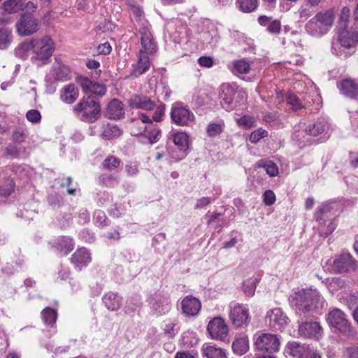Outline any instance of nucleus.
Returning <instances> with one entry per match:
<instances>
[{
    "label": "nucleus",
    "instance_id": "obj_41",
    "mask_svg": "<svg viewBox=\"0 0 358 358\" xmlns=\"http://www.w3.org/2000/svg\"><path fill=\"white\" fill-rule=\"evenodd\" d=\"M130 10L136 20L139 23V29L143 27V24H145L149 29L148 22L143 20V10L142 8L138 6H131Z\"/></svg>",
    "mask_w": 358,
    "mask_h": 358
},
{
    "label": "nucleus",
    "instance_id": "obj_27",
    "mask_svg": "<svg viewBox=\"0 0 358 358\" xmlns=\"http://www.w3.org/2000/svg\"><path fill=\"white\" fill-rule=\"evenodd\" d=\"M91 261V257L86 248H80L73 253L71 257V262L79 268L87 265Z\"/></svg>",
    "mask_w": 358,
    "mask_h": 358
},
{
    "label": "nucleus",
    "instance_id": "obj_10",
    "mask_svg": "<svg viewBox=\"0 0 358 358\" xmlns=\"http://www.w3.org/2000/svg\"><path fill=\"white\" fill-rule=\"evenodd\" d=\"M152 118H150L148 115L144 113H139V120L137 121L136 124H147L146 126L141 127L137 132H134V135H142L146 137L148 142L150 144H153L157 142L161 137L160 129L155 124H153Z\"/></svg>",
    "mask_w": 358,
    "mask_h": 358
},
{
    "label": "nucleus",
    "instance_id": "obj_9",
    "mask_svg": "<svg viewBox=\"0 0 358 358\" xmlns=\"http://www.w3.org/2000/svg\"><path fill=\"white\" fill-rule=\"evenodd\" d=\"M41 27L38 19L32 13L24 12L16 23V29L21 36H29L36 33Z\"/></svg>",
    "mask_w": 358,
    "mask_h": 358
},
{
    "label": "nucleus",
    "instance_id": "obj_14",
    "mask_svg": "<svg viewBox=\"0 0 358 358\" xmlns=\"http://www.w3.org/2000/svg\"><path fill=\"white\" fill-rule=\"evenodd\" d=\"M337 40L343 49L353 50L358 43V30L357 28H338Z\"/></svg>",
    "mask_w": 358,
    "mask_h": 358
},
{
    "label": "nucleus",
    "instance_id": "obj_17",
    "mask_svg": "<svg viewBox=\"0 0 358 358\" xmlns=\"http://www.w3.org/2000/svg\"><path fill=\"white\" fill-rule=\"evenodd\" d=\"M77 84L81 87L83 92L85 94H94L97 96H103L106 92L104 85L93 82L89 78L78 76L76 78Z\"/></svg>",
    "mask_w": 358,
    "mask_h": 358
},
{
    "label": "nucleus",
    "instance_id": "obj_33",
    "mask_svg": "<svg viewBox=\"0 0 358 358\" xmlns=\"http://www.w3.org/2000/svg\"><path fill=\"white\" fill-rule=\"evenodd\" d=\"M327 127V122L324 120H321L308 125L305 131L309 135L316 136L324 132Z\"/></svg>",
    "mask_w": 358,
    "mask_h": 358
},
{
    "label": "nucleus",
    "instance_id": "obj_47",
    "mask_svg": "<svg viewBox=\"0 0 358 358\" xmlns=\"http://www.w3.org/2000/svg\"><path fill=\"white\" fill-rule=\"evenodd\" d=\"M94 221L99 227L108 225V222L105 213L101 210H97L94 213Z\"/></svg>",
    "mask_w": 358,
    "mask_h": 358
},
{
    "label": "nucleus",
    "instance_id": "obj_30",
    "mask_svg": "<svg viewBox=\"0 0 358 358\" xmlns=\"http://www.w3.org/2000/svg\"><path fill=\"white\" fill-rule=\"evenodd\" d=\"M33 52V39L20 43L15 49V55L20 59H26L31 56Z\"/></svg>",
    "mask_w": 358,
    "mask_h": 358
},
{
    "label": "nucleus",
    "instance_id": "obj_35",
    "mask_svg": "<svg viewBox=\"0 0 358 358\" xmlns=\"http://www.w3.org/2000/svg\"><path fill=\"white\" fill-rule=\"evenodd\" d=\"M188 138L187 134L185 132H177L173 136L174 144L183 152L188 148Z\"/></svg>",
    "mask_w": 358,
    "mask_h": 358
},
{
    "label": "nucleus",
    "instance_id": "obj_11",
    "mask_svg": "<svg viewBox=\"0 0 358 358\" xmlns=\"http://www.w3.org/2000/svg\"><path fill=\"white\" fill-rule=\"evenodd\" d=\"M327 321L336 331L343 334H350L352 331V327L346 314L339 308L331 309L327 316Z\"/></svg>",
    "mask_w": 358,
    "mask_h": 358
},
{
    "label": "nucleus",
    "instance_id": "obj_63",
    "mask_svg": "<svg viewBox=\"0 0 358 358\" xmlns=\"http://www.w3.org/2000/svg\"><path fill=\"white\" fill-rule=\"evenodd\" d=\"M90 221V213L87 210L82 209L78 214V222L80 224H85Z\"/></svg>",
    "mask_w": 358,
    "mask_h": 358
},
{
    "label": "nucleus",
    "instance_id": "obj_2",
    "mask_svg": "<svg viewBox=\"0 0 358 358\" xmlns=\"http://www.w3.org/2000/svg\"><path fill=\"white\" fill-rule=\"evenodd\" d=\"M323 300L316 289H301L293 293L289 298L292 307L299 315L313 311Z\"/></svg>",
    "mask_w": 358,
    "mask_h": 358
},
{
    "label": "nucleus",
    "instance_id": "obj_54",
    "mask_svg": "<svg viewBox=\"0 0 358 358\" xmlns=\"http://www.w3.org/2000/svg\"><path fill=\"white\" fill-rule=\"evenodd\" d=\"M266 30L272 34H278L281 31V23L278 20H272Z\"/></svg>",
    "mask_w": 358,
    "mask_h": 358
},
{
    "label": "nucleus",
    "instance_id": "obj_12",
    "mask_svg": "<svg viewBox=\"0 0 358 358\" xmlns=\"http://www.w3.org/2000/svg\"><path fill=\"white\" fill-rule=\"evenodd\" d=\"M229 319L234 327L236 329L247 327L250 322L248 308L240 303L229 306Z\"/></svg>",
    "mask_w": 358,
    "mask_h": 358
},
{
    "label": "nucleus",
    "instance_id": "obj_31",
    "mask_svg": "<svg viewBox=\"0 0 358 358\" xmlns=\"http://www.w3.org/2000/svg\"><path fill=\"white\" fill-rule=\"evenodd\" d=\"M232 349L235 354L243 355L249 350V340L248 336L236 338L232 343Z\"/></svg>",
    "mask_w": 358,
    "mask_h": 358
},
{
    "label": "nucleus",
    "instance_id": "obj_44",
    "mask_svg": "<svg viewBox=\"0 0 358 358\" xmlns=\"http://www.w3.org/2000/svg\"><path fill=\"white\" fill-rule=\"evenodd\" d=\"M11 41V31L7 29H0V50L6 49Z\"/></svg>",
    "mask_w": 358,
    "mask_h": 358
},
{
    "label": "nucleus",
    "instance_id": "obj_58",
    "mask_svg": "<svg viewBox=\"0 0 358 358\" xmlns=\"http://www.w3.org/2000/svg\"><path fill=\"white\" fill-rule=\"evenodd\" d=\"M111 50H112V48H111L110 43L108 42H106L104 43L99 44L96 48V53L97 55H108L111 52Z\"/></svg>",
    "mask_w": 358,
    "mask_h": 358
},
{
    "label": "nucleus",
    "instance_id": "obj_45",
    "mask_svg": "<svg viewBox=\"0 0 358 358\" xmlns=\"http://www.w3.org/2000/svg\"><path fill=\"white\" fill-rule=\"evenodd\" d=\"M237 124L243 129H250L255 125V119L250 115H243L236 119Z\"/></svg>",
    "mask_w": 358,
    "mask_h": 358
},
{
    "label": "nucleus",
    "instance_id": "obj_15",
    "mask_svg": "<svg viewBox=\"0 0 358 358\" xmlns=\"http://www.w3.org/2000/svg\"><path fill=\"white\" fill-rule=\"evenodd\" d=\"M265 321L271 329L282 331L287 325L288 317L281 308H275L267 312Z\"/></svg>",
    "mask_w": 358,
    "mask_h": 358
},
{
    "label": "nucleus",
    "instance_id": "obj_39",
    "mask_svg": "<svg viewBox=\"0 0 358 358\" xmlns=\"http://www.w3.org/2000/svg\"><path fill=\"white\" fill-rule=\"evenodd\" d=\"M6 153L11 158H20L26 156L25 148L23 147H18L16 145H8L6 148Z\"/></svg>",
    "mask_w": 358,
    "mask_h": 358
},
{
    "label": "nucleus",
    "instance_id": "obj_23",
    "mask_svg": "<svg viewBox=\"0 0 358 358\" xmlns=\"http://www.w3.org/2000/svg\"><path fill=\"white\" fill-rule=\"evenodd\" d=\"M201 308L200 301L192 296H187L181 301V309L182 313L186 316L196 315Z\"/></svg>",
    "mask_w": 358,
    "mask_h": 358
},
{
    "label": "nucleus",
    "instance_id": "obj_49",
    "mask_svg": "<svg viewBox=\"0 0 358 358\" xmlns=\"http://www.w3.org/2000/svg\"><path fill=\"white\" fill-rule=\"evenodd\" d=\"M234 68L239 73H248L250 70V64L246 60L241 59L234 63Z\"/></svg>",
    "mask_w": 358,
    "mask_h": 358
},
{
    "label": "nucleus",
    "instance_id": "obj_18",
    "mask_svg": "<svg viewBox=\"0 0 358 358\" xmlns=\"http://www.w3.org/2000/svg\"><path fill=\"white\" fill-rule=\"evenodd\" d=\"M333 266L336 272L345 273L357 270L358 263L349 253H345L335 259Z\"/></svg>",
    "mask_w": 358,
    "mask_h": 358
},
{
    "label": "nucleus",
    "instance_id": "obj_20",
    "mask_svg": "<svg viewBox=\"0 0 358 358\" xmlns=\"http://www.w3.org/2000/svg\"><path fill=\"white\" fill-rule=\"evenodd\" d=\"M50 75L55 80L64 81L70 78L71 71L59 57H55L52 66Z\"/></svg>",
    "mask_w": 358,
    "mask_h": 358
},
{
    "label": "nucleus",
    "instance_id": "obj_7",
    "mask_svg": "<svg viewBox=\"0 0 358 358\" xmlns=\"http://www.w3.org/2000/svg\"><path fill=\"white\" fill-rule=\"evenodd\" d=\"M331 203H322L315 214V219L318 223V230L321 236L324 238L331 234L336 229V224L331 213Z\"/></svg>",
    "mask_w": 358,
    "mask_h": 358
},
{
    "label": "nucleus",
    "instance_id": "obj_60",
    "mask_svg": "<svg viewBox=\"0 0 358 358\" xmlns=\"http://www.w3.org/2000/svg\"><path fill=\"white\" fill-rule=\"evenodd\" d=\"M199 65L202 67L210 68L213 65V59L211 57L202 56L198 59Z\"/></svg>",
    "mask_w": 358,
    "mask_h": 358
},
{
    "label": "nucleus",
    "instance_id": "obj_16",
    "mask_svg": "<svg viewBox=\"0 0 358 358\" xmlns=\"http://www.w3.org/2000/svg\"><path fill=\"white\" fill-rule=\"evenodd\" d=\"M171 117L175 124L186 126L194 121V115L186 107L176 104L172 107Z\"/></svg>",
    "mask_w": 358,
    "mask_h": 358
},
{
    "label": "nucleus",
    "instance_id": "obj_24",
    "mask_svg": "<svg viewBox=\"0 0 358 358\" xmlns=\"http://www.w3.org/2000/svg\"><path fill=\"white\" fill-rule=\"evenodd\" d=\"M337 86L343 95L351 99H355L358 96V84L355 80L344 79Z\"/></svg>",
    "mask_w": 358,
    "mask_h": 358
},
{
    "label": "nucleus",
    "instance_id": "obj_59",
    "mask_svg": "<svg viewBox=\"0 0 358 358\" xmlns=\"http://www.w3.org/2000/svg\"><path fill=\"white\" fill-rule=\"evenodd\" d=\"M264 202L267 206L273 205L275 201V195L271 190H266L264 193Z\"/></svg>",
    "mask_w": 358,
    "mask_h": 358
},
{
    "label": "nucleus",
    "instance_id": "obj_46",
    "mask_svg": "<svg viewBox=\"0 0 358 358\" xmlns=\"http://www.w3.org/2000/svg\"><path fill=\"white\" fill-rule=\"evenodd\" d=\"M224 123L223 122H212L210 123L206 129V131L209 136H215L221 134L223 131Z\"/></svg>",
    "mask_w": 358,
    "mask_h": 358
},
{
    "label": "nucleus",
    "instance_id": "obj_42",
    "mask_svg": "<svg viewBox=\"0 0 358 358\" xmlns=\"http://www.w3.org/2000/svg\"><path fill=\"white\" fill-rule=\"evenodd\" d=\"M15 184L11 178H6L0 185V194L4 196H9L14 190Z\"/></svg>",
    "mask_w": 358,
    "mask_h": 358
},
{
    "label": "nucleus",
    "instance_id": "obj_40",
    "mask_svg": "<svg viewBox=\"0 0 358 358\" xmlns=\"http://www.w3.org/2000/svg\"><path fill=\"white\" fill-rule=\"evenodd\" d=\"M236 3L244 13H251L257 7V0H237Z\"/></svg>",
    "mask_w": 358,
    "mask_h": 358
},
{
    "label": "nucleus",
    "instance_id": "obj_5",
    "mask_svg": "<svg viewBox=\"0 0 358 358\" xmlns=\"http://www.w3.org/2000/svg\"><path fill=\"white\" fill-rule=\"evenodd\" d=\"M54 50L55 43L50 36L34 38L31 61L37 66L45 65L50 62Z\"/></svg>",
    "mask_w": 358,
    "mask_h": 358
},
{
    "label": "nucleus",
    "instance_id": "obj_29",
    "mask_svg": "<svg viewBox=\"0 0 358 358\" xmlns=\"http://www.w3.org/2000/svg\"><path fill=\"white\" fill-rule=\"evenodd\" d=\"M122 297L113 292H108L103 296L106 307L110 311L117 310L122 306Z\"/></svg>",
    "mask_w": 358,
    "mask_h": 358
},
{
    "label": "nucleus",
    "instance_id": "obj_6",
    "mask_svg": "<svg viewBox=\"0 0 358 358\" xmlns=\"http://www.w3.org/2000/svg\"><path fill=\"white\" fill-rule=\"evenodd\" d=\"M129 105L132 108L147 111L154 110L152 118L157 122L162 121L165 115V105L164 103L157 105L150 97L145 95L135 94L132 96L129 100Z\"/></svg>",
    "mask_w": 358,
    "mask_h": 358
},
{
    "label": "nucleus",
    "instance_id": "obj_48",
    "mask_svg": "<svg viewBox=\"0 0 358 358\" xmlns=\"http://www.w3.org/2000/svg\"><path fill=\"white\" fill-rule=\"evenodd\" d=\"M351 13V10L349 7H343L340 15V21L338 28H347V23L348 22L349 17Z\"/></svg>",
    "mask_w": 358,
    "mask_h": 358
},
{
    "label": "nucleus",
    "instance_id": "obj_37",
    "mask_svg": "<svg viewBox=\"0 0 358 358\" xmlns=\"http://www.w3.org/2000/svg\"><path fill=\"white\" fill-rule=\"evenodd\" d=\"M99 182L108 187H116L120 182V176L116 174L104 173L99 176Z\"/></svg>",
    "mask_w": 358,
    "mask_h": 358
},
{
    "label": "nucleus",
    "instance_id": "obj_36",
    "mask_svg": "<svg viewBox=\"0 0 358 358\" xmlns=\"http://www.w3.org/2000/svg\"><path fill=\"white\" fill-rule=\"evenodd\" d=\"M122 133V130L117 126L108 124L104 127L101 136L106 139H113L119 137Z\"/></svg>",
    "mask_w": 358,
    "mask_h": 358
},
{
    "label": "nucleus",
    "instance_id": "obj_22",
    "mask_svg": "<svg viewBox=\"0 0 358 358\" xmlns=\"http://www.w3.org/2000/svg\"><path fill=\"white\" fill-rule=\"evenodd\" d=\"M79 94V90L73 83L67 84L59 90L60 100L69 105L74 103L78 99Z\"/></svg>",
    "mask_w": 358,
    "mask_h": 358
},
{
    "label": "nucleus",
    "instance_id": "obj_53",
    "mask_svg": "<svg viewBox=\"0 0 358 358\" xmlns=\"http://www.w3.org/2000/svg\"><path fill=\"white\" fill-rule=\"evenodd\" d=\"M26 117L31 123L36 124L41 121V115L38 110L32 109L27 112Z\"/></svg>",
    "mask_w": 358,
    "mask_h": 358
},
{
    "label": "nucleus",
    "instance_id": "obj_1",
    "mask_svg": "<svg viewBox=\"0 0 358 358\" xmlns=\"http://www.w3.org/2000/svg\"><path fill=\"white\" fill-rule=\"evenodd\" d=\"M141 49L138 53V60L134 65L132 74L138 76L145 73L150 66V61L148 55L154 53L157 50V46L153 41L150 29L145 24L140 28Z\"/></svg>",
    "mask_w": 358,
    "mask_h": 358
},
{
    "label": "nucleus",
    "instance_id": "obj_50",
    "mask_svg": "<svg viewBox=\"0 0 358 358\" xmlns=\"http://www.w3.org/2000/svg\"><path fill=\"white\" fill-rule=\"evenodd\" d=\"M268 136V131L262 128H259L251 133L249 140L252 143H258L262 138Z\"/></svg>",
    "mask_w": 358,
    "mask_h": 358
},
{
    "label": "nucleus",
    "instance_id": "obj_43",
    "mask_svg": "<svg viewBox=\"0 0 358 358\" xmlns=\"http://www.w3.org/2000/svg\"><path fill=\"white\" fill-rule=\"evenodd\" d=\"M120 160L115 156L107 157L102 162V167L108 171H113L119 166Z\"/></svg>",
    "mask_w": 358,
    "mask_h": 358
},
{
    "label": "nucleus",
    "instance_id": "obj_52",
    "mask_svg": "<svg viewBox=\"0 0 358 358\" xmlns=\"http://www.w3.org/2000/svg\"><path fill=\"white\" fill-rule=\"evenodd\" d=\"M201 39L203 43L210 45L211 46H214L218 41V36L216 34H213L210 32H205L202 35Z\"/></svg>",
    "mask_w": 358,
    "mask_h": 358
},
{
    "label": "nucleus",
    "instance_id": "obj_3",
    "mask_svg": "<svg viewBox=\"0 0 358 358\" xmlns=\"http://www.w3.org/2000/svg\"><path fill=\"white\" fill-rule=\"evenodd\" d=\"M335 17L333 8L320 11L306 24L305 29L313 36L321 37L331 29Z\"/></svg>",
    "mask_w": 358,
    "mask_h": 358
},
{
    "label": "nucleus",
    "instance_id": "obj_19",
    "mask_svg": "<svg viewBox=\"0 0 358 358\" xmlns=\"http://www.w3.org/2000/svg\"><path fill=\"white\" fill-rule=\"evenodd\" d=\"M322 333V328L317 322H306L299 326L298 334L305 338L319 339Z\"/></svg>",
    "mask_w": 358,
    "mask_h": 358
},
{
    "label": "nucleus",
    "instance_id": "obj_21",
    "mask_svg": "<svg viewBox=\"0 0 358 358\" xmlns=\"http://www.w3.org/2000/svg\"><path fill=\"white\" fill-rule=\"evenodd\" d=\"M236 93V89L230 84H222L220 86L219 94L220 103L226 110H231L234 108V96Z\"/></svg>",
    "mask_w": 358,
    "mask_h": 358
},
{
    "label": "nucleus",
    "instance_id": "obj_28",
    "mask_svg": "<svg viewBox=\"0 0 358 358\" xmlns=\"http://www.w3.org/2000/svg\"><path fill=\"white\" fill-rule=\"evenodd\" d=\"M202 352L206 358H227L225 350L215 345L204 344Z\"/></svg>",
    "mask_w": 358,
    "mask_h": 358
},
{
    "label": "nucleus",
    "instance_id": "obj_62",
    "mask_svg": "<svg viewBox=\"0 0 358 358\" xmlns=\"http://www.w3.org/2000/svg\"><path fill=\"white\" fill-rule=\"evenodd\" d=\"M59 246H73V239L68 236H62L57 239L56 243Z\"/></svg>",
    "mask_w": 358,
    "mask_h": 358
},
{
    "label": "nucleus",
    "instance_id": "obj_64",
    "mask_svg": "<svg viewBox=\"0 0 358 358\" xmlns=\"http://www.w3.org/2000/svg\"><path fill=\"white\" fill-rule=\"evenodd\" d=\"M241 240V234L238 232H232L229 241L227 243L226 246H234L236 244L239 243Z\"/></svg>",
    "mask_w": 358,
    "mask_h": 358
},
{
    "label": "nucleus",
    "instance_id": "obj_32",
    "mask_svg": "<svg viewBox=\"0 0 358 358\" xmlns=\"http://www.w3.org/2000/svg\"><path fill=\"white\" fill-rule=\"evenodd\" d=\"M24 0H7L1 6L3 10L7 13H15L23 10Z\"/></svg>",
    "mask_w": 358,
    "mask_h": 358
},
{
    "label": "nucleus",
    "instance_id": "obj_26",
    "mask_svg": "<svg viewBox=\"0 0 358 358\" xmlns=\"http://www.w3.org/2000/svg\"><path fill=\"white\" fill-rule=\"evenodd\" d=\"M106 116L113 120H120L124 115V109L122 103L117 99H112L107 105Z\"/></svg>",
    "mask_w": 358,
    "mask_h": 358
},
{
    "label": "nucleus",
    "instance_id": "obj_4",
    "mask_svg": "<svg viewBox=\"0 0 358 358\" xmlns=\"http://www.w3.org/2000/svg\"><path fill=\"white\" fill-rule=\"evenodd\" d=\"M75 116L80 120L93 123L101 115L99 101L90 96H84L72 108Z\"/></svg>",
    "mask_w": 358,
    "mask_h": 358
},
{
    "label": "nucleus",
    "instance_id": "obj_56",
    "mask_svg": "<svg viewBox=\"0 0 358 358\" xmlns=\"http://www.w3.org/2000/svg\"><path fill=\"white\" fill-rule=\"evenodd\" d=\"M125 171L128 176L134 177L138 173V166L136 163H128L125 165Z\"/></svg>",
    "mask_w": 358,
    "mask_h": 358
},
{
    "label": "nucleus",
    "instance_id": "obj_57",
    "mask_svg": "<svg viewBox=\"0 0 358 358\" xmlns=\"http://www.w3.org/2000/svg\"><path fill=\"white\" fill-rule=\"evenodd\" d=\"M243 289L246 296H252L256 289V282L253 280L248 282V284H244Z\"/></svg>",
    "mask_w": 358,
    "mask_h": 358
},
{
    "label": "nucleus",
    "instance_id": "obj_13",
    "mask_svg": "<svg viewBox=\"0 0 358 358\" xmlns=\"http://www.w3.org/2000/svg\"><path fill=\"white\" fill-rule=\"evenodd\" d=\"M207 331L211 338L220 341H229V327L221 317H215L208 324Z\"/></svg>",
    "mask_w": 358,
    "mask_h": 358
},
{
    "label": "nucleus",
    "instance_id": "obj_61",
    "mask_svg": "<svg viewBox=\"0 0 358 358\" xmlns=\"http://www.w3.org/2000/svg\"><path fill=\"white\" fill-rule=\"evenodd\" d=\"M345 356L347 358H358V346H353L346 348Z\"/></svg>",
    "mask_w": 358,
    "mask_h": 358
},
{
    "label": "nucleus",
    "instance_id": "obj_55",
    "mask_svg": "<svg viewBox=\"0 0 358 358\" xmlns=\"http://www.w3.org/2000/svg\"><path fill=\"white\" fill-rule=\"evenodd\" d=\"M287 103L291 106L292 109L297 110L302 108V105L299 99L295 95H289L287 98Z\"/></svg>",
    "mask_w": 358,
    "mask_h": 358
},
{
    "label": "nucleus",
    "instance_id": "obj_38",
    "mask_svg": "<svg viewBox=\"0 0 358 358\" xmlns=\"http://www.w3.org/2000/svg\"><path fill=\"white\" fill-rule=\"evenodd\" d=\"M41 317L45 324L52 326L57 320V313L55 310L47 307L41 311Z\"/></svg>",
    "mask_w": 358,
    "mask_h": 358
},
{
    "label": "nucleus",
    "instance_id": "obj_8",
    "mask_svg": "<svg viewBox=\"0 0 358 358\" xmlns=\"http://www.w3.org/2000/svg\"><path fill=\"white\" fill-rule=\"evenodd\" d=\"M255 346L258 351L273 354L279 351L280 348V338L268 333L257 334Z\"/></svg>",
    "mask_w": 358,
    "mask_h": 358
},
{
    "label": "nucleus",
    "instance_id": "obj_51",
    "mask_svg": "<svg viewBox=\"0 0 358 358\" xmlns=\"http://www.w3.org/2000/svg\"><path fill=\"white\" fill-rule=\"evenodd\" d=\"M115 28V25L109 20H104L101 22L96 28V34L106 33L111 31Z\"/></svg>",
    "mask_w": 358,
    "mask_h": 358
},
{
    "label": "nucleus",
    "instance_id": "obj_34",
    "mask_svg": "<svg viewBox=\"0 0 358 358\" xmlns=\"http://www.w3.org/2000/svg\"><path fill=\"white\" fill-rule=\"evenodd\" d=\"M257 166L259 168H264L266 173L271 177H274L278 173V166L271 161L261 159L257 162Z\"/></svg>",
    "mask_w": 358,
    "mask_h": 358
},
{
    "label": "nucleus",
    "instance_id": "obj_25",
    "mask_svg": "<svg viewBox=\"0 0 358 358\" xmlns=\"http://www.w3.org/2000/svg\"><path fill=\"white\" fill-rule=\"evenodd\" d=\"M308 346L296 341H289L285 348V352L293 358H303L308 351Z\"/></svg>",
    "mask_w": 358,
    "mask_h": 358
}]
</instances>
